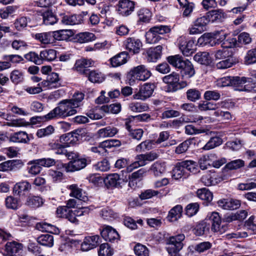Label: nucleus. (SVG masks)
<instances>
[{
  "mask_svg": "<svg viewBox=\"0 0 256 256\" xmlns=\"http://www.w3.org/2000/svg\"><path fill=\"white\" fill-rule=\"evenodd\" d=\"M77 113L76 108L68 99L58 102V106L45 116L47 120L54 118H66Z\"/></svg>",
  "mask_w": 256,
  "mask_h": 256,
  "instance_id": "obj_1",
  "label": "nucleus"
},
{
  "mask_svg": "<svg viewBox=\"0 0 256 256\" xmlns=\"http://www.w3.org/2000/svg\"><path fill=\"white\" fill-rule=\"evenodd\" d=\"M158 154L156 152H150L146 154H142L136 156V161L126 167V171L132 172L134 169L140 166H145L146 162H151L158 158Z\"/></svg>",
  "mask_w": 256,
  "mask_h": 256,
  "instance_id": "obj_2",
  "label": "nucleus"
},
{
  "mask_svg": "<svg viewBox=\"0 0 256 256\" xmlns=\"http://www.w3.org/2000/svg\"><path fill=\"white\" fill-rule=\"evenodd\" d=\"M151 74L150 72L143 64L133 68L129 72L132 78L142 81L147 80Z\"/></svg>",
  "mask_w": 256,
  "mask_h": 256,
  "instance_id": "obj_3",
  "label": "nucleus"
},
{
  "mask_svg": "<svg viewBox=\"0 0 256 256\" xmlns=\"http://www.w3.org/2000/svg\"><path fill=\"white\" fill-rule=\"evenodd\" d=\"M22 244L12 241L6 244L4 254L6 256H22Z\"/></svg>",
  "mask_w": 256,
  "mask_h": 256,
  "instance_id": "obj_4",
  "label": "nucleus"
},
{
  "mask_svg": "<svg viewBox=\"0 0 256 256\" xmlns=\"http://www.w3.org/2000/svg\"><path fill=\"white\" fill-rule=\"evenodd\" d=\"M155 86L152 83H145L142 86L138 92L133 95V98L136 100H144L152 96Z\"/></svg>",
  "mask_w": 256,
  "mask_h": 256,
  "instance_id": "obj_5",
  "label": "nucleus"
},
{
  "mask_svg": "<svg viewBox=\"0 0 256 256\" xmlns=\"http://www.w3.org/2000/svg\"><path fill=\"white\" fill-rule=\"evenodd\" d=\"M178 41L179 48L184 55L188 56L194 52L193 40H188L185 36H181L178 38Z\"/></svg>",
  "mask_w": 256,
  "mask_h": 256,
  "instance_id": "obj_6",
  "label": "nucleus"
},
{
  "mask_svg": "<svg viewBox=\"0 0 256 256\" xmlns=\"http://www.w3.org/2000/svg\"><path fill=\"white\" fill-rule=\"evenodd\" d=\"M94 64V62L91 60L80 58L76 60L73 67V70L79 74L87 76L89 67Z\"/></svg>",
  "mask_w": 256,
  "mask_h": 256,
  "instance_id": "obj_7",
  "label": "nucleus"
},
{
  "mask_svg": "<svg viewBox=\"0 0 256 256\" xmlns=\"http://www.w3.org/2000/svg\"><path fill=\"white\" fill-rule=\"evenodd\" d=\"M60 80L57 73L52 72L47 76L46 80L40 82L44 90L56 88L60 86Z\"/></svg>",
  "mask_w": 256,
  "mask_h": 256,
  "instance_id": "obj_8",
  "label": "nucleus"
},
{
  "mask_svg": "<svg viewBox=\"0 0 256 256\" xmlns=\"http://www.w3.org/2000/svg\"><path fill=\"white\" fill-rule=\"evenodd\" d=\"M125 48L130 52L136 54L140 52L142 47V42L135 38H128L124 42Z\"/></svg>",
  "mask_w": 256,
  "mask_h": 256,
  "instance_id": "obj_9",
  "label": "nucleus"
},
{
  "mask_svg": "<svg viewBox=\"0 0 256 256\" xmlns=\"http://www.w3.org/2000/svg\"><path fill=\"white\" fill-rule=\"evenodd\" d=\"M185 236L184 234H178L170 236L166 241V247H172L174 250H181L184 246V241Z\"/></svg>",
  "mask_w": 256,
  "mask_h": 256,
  "instance_id": "obj_10",
  "label": "nucleus"
},
{
  "mask_svg": "<svg viewBox=\"0 0 256 256\" xmlns=\"http://www.w3.org/2000/svg\"><path fill=\"white\" fill-rule=\"evenodd\" d=\"M228 103L226 101L220 102L218 103L204 101L199 103L198 108L200 111H206L216 110L219 108H226Z\"/></svg>",
  "mask_w": 256,
  "mask_h": 256,
  "instance_id": "obj_11",
  "label": "nucleus"
},
{
  "mask_svg": "<svg viewBox=\"0 0 256 256\" xmlns=\"http://www.w3.org/2000/svg\"><path fill=\"white\" fill-rule=\"evenodd\" d=\"M80 137V134L74 132L62 135L60 138V142L65 146L69 147L76 144Z\"/></svg>",
  "mask_w": 256,
  "mask_h": 256,
  "instance_id": "obj_12",
  "label": "nucleus"
},
{
  "mask_svg": "<svg viewBox=\"0 0 256 256\" xmlns=\"http://www.w3.org/2000/svg\"><path fill=\"white\" fill-rule=\"evenodd\" d=\"M250 78L244 76H232V86L234 90L238 91H247Z\"/></svg>",
  "mask_w": 256,
  "mask_h": 256,
  "instance_id": "obj_13",
  "label": "nucleus"
},
{
  "mask_svg": "<svg viewBox=\"0 0 256 256\" xmlns=\"http://www.w3.org/2000/svg\"><path fill=\"white\" fill-rule=\"evenodd\" d=\"M100 236L98 235L88 236L85 238L81 244L82 251H88L96 248L99 244Z\"/></svg>",
  "mask_w": 256,
  "mask_h": 256,
  "instance_id": "obj_14",
  "label": "nucleus"
},
{
  "mask_svg": "<svg viewBox=\"0 0 256 256\" xmlns=\"http://www.w3.org/2000/svg\"><path fill=\"white\" fill-rule=\"evenodd\" d=\"M217 204L219 207L226 210L237 209L240 206V201L234 199H220L218 201Z\"/></svg>",
  "mask_w": 256,
  "mask_h": 256,
  "instance_id": "obj_15",
  "label": "nucleus"
},
{
  "mask_svg": "<svg viewBox=\"0 0 256 256\" xmlns=\"http://www.w3.org/2000/svg\"><path fill=\"white\" fill-rule=\"evenodd\" d=\"M31 189V184L25 180L16 182L13 188V192L14 194L21 196L24 195L26 192H29Z\"/></svg>",
  "mask_w": 256,
  "mask_h": 256,
  "instance_id": "obj_16",
  "label": "nucleus"
},
{
  "mask_svg": "<svg viewBox=\"0 0 256 256\" xmlns=\"http://www.w3.org/2000/svg\"><path fill=\"white\" fill-rule=\"evenodd\" d=\"M86 164V158H78L68 163L66 166V170L68 172L80 170L84 168Z\"/></svg>",
  "mask_w": 256,
  "mask_h": 256,
  "instance_id": "obj_17",
  "label": "nucleus"
},
{
  "mask_svg": "<svg viewBox=\"0 0 256 256\" xmlns=\"http://www.w3.org/2000/svg\"><path fill=\"white\" fill-rule=\"evenodd\" d=\"M134 1H119L118 11L122 16L130 15L134 8Z\"/></svg>",
  "mask_w": 256,
  "mask_h": 256,
  "instance_id": "obj_18",
  "label": "nucleus"
},
{
  "mask_svg": "<svg viewBox=\"0 0 256 256\" xmlns=\"http://www.w3.org/2000/svg\"><path fill=\"white\" fill-rule=\"evenodd\" d=\"M101 235L106 240L110 242L118 240L120 236L116 230L112 226H107L101 232Z\"/></svg>",
  "mask_w": 256,
  "mask_h": 256,
  "instance_id": "obj_19",
  "label": "nucleus"
},
{
  "mask_svg": "<svg viewBox=\"0 0 256 256\" xmlns=\"http://www.w3.org/2000/svg\"><path fill=\"white\" fill-rule=\"evenodd\" d=\"M9 140L16 143L27 144L30 141V138L25 132L20 131L11 134Z\"/></svg>",
  "mask_w": 256,
  "mask_h": 256,
  "instance_id": "obj_20",
  "label": "nucleus"
},
{
  "mask_svg": "<svg viewBox=\"0 0 256 256\" xmlns=\"http://www.w3.org/2000/svg\"><path fill=\"white\" fill-rule=\"evenodd\" d=\"M52 38L56 40H68L74 34L70 30H61L52 32Z\"/></svg>",
  "mask_w": 256,
  "mask_h": 256,
  "instance_id": "obj_21",
  "label": "nucleus"
},
{
  "mask_svg": "<svg viewBox=\"0 0 256 256\" xmlns=\"http://www.w3.org/2000/svg\"><path fill=\"white\" fill-rule=\"evenodd\" d=\"M128 57L127 52H121L110 59V64L113 67L119 66L126 62Z\"/></svg>",
  "mask_w": 256,
  "mask_h": 256,
  "instance_id": "obj_22",
  "label": "nucleus"
},
{
  "mask_svg": "<svg viewBox=\"0 0 256 256\" xmlns=\"http://www.w3.org/2000/svg\"><path fill=\"white\" fill-rule=\"evenodd\" d=\"M162 46H158L154 48H151L147 50L148 60L150 62H155L159 59L162 54Z\"/></svg>",
  "mask_w": 256,
  "mask_h": 256,
  "instance_id": "obj_23",
  "label": "nucleus"
},
{
  "mask_svg": "<svg viewBox=\"0 0 256 256\" xmlns=\"http://www.w3.org/2000/svg\"><path fill=\"white\" fill-rule=\"evenodd\" d=\"M120 175L114 173L108 175L104 178V182L108 186L116 187L120 186Z\"/></svg>",
  "mask_w": 256,
  "mask_h": 256,
  "instance_id": "obj_24",
  "label": "nucleus"
},
{
  "mask_svg": "<svg viewBox=\"0 0 256 256\" xmlns=\"http://www.w3.org/2000/svg\"><path fill=\"white\" fill-rule=\"evenodd\" d=\"M166 169L165 162H156L150 168V172L156 176H160L164 172Z\"/></svg>",
  "mask_w": 256,
  "mask_h": 256,
  "instance_id": "obj_25",
  "label": "nucleus"
},
{
  "mask_svg": "<svg viewBox=\"0 0 256 256\" xmlns=\"http://www.w3.org/2000/svg\"><path fill=\"white\" fill-rule=\"evenodd\" d=\"M216 176L215 172H209L202 176L201 181L206 186L215 185L218 183Z\"/></svg>",
  "mask_w": 256,
  "mask_h": 256,
  "instance_id": "obj_26",
  "label": "nucleus"
},
{
  "mask_svg": "<svg viewBox=\"0 0 256 256\" xmlns=\"http://www.w3.org/2000/svg\"><path fill=\"white\" fill-rule=\"evenodd\" d=\"M182 207L181 205H176L172 208L168 212V220L170 222L176 221L182 216Z\"/></svg>",
  "mask_w": 256,
  "mask_h": 256,
  "instance_id": "obj_27",
  "label": "nucleus"
},
{
  "mask_svg": "<svg viewBox=\"0 0 256 256\" xmlns=\"http://www.w3.org/2000/svg\"><path fill=\"white\" fill-rule=\"evenodd\" d=\"M194 59L198 62L204 65H209L212 62V58L208 52H198L194 57Z\"/></svg>",
  "mask_w": 256,
  "mask_h": 256,
  "instance_id": "obj_28",
  "label": "nucleus"
},
{
  "mask_svg": "<svg viewBox=\"0 0 256 256\" xmlns=\"http://www.w3.org/2000/svg\"><path fill=\"white\" fill-rule=\"evenodd\" d=\"M34 38L42 44H47L54 42L52 32H42L34 34Z\"/></svg>",
  "mask_w": 256,
  "mask_h": 256,
  "instance_id": "obj_29",
  "label": "nucleus"
},
{
  "mask_svg": "<svg viewBox=\"0 0 256 256\" xmlns=\"http://www.w3.org/2000/svg\"><path fill=\"white\" fill-rule=\"evenodd\" d=\"M68 188L70 190V196L74 197L82 201H85L87 199V198L83 195L82 190L78 188L77 184L70 185L68 186Z\"/></svg>",
  "mask_w": 256,
  "mask_h": 256,
  "instance_id": "obj_30",
  "label": "nucleus"
},
{
  "mask_svg": "<svg viewBox=\"0 0 256 256\" xmlns=\"http://www.w3.org/2000/svg\"><path fill=\"white\" fill-rule=\"evenodd\" d=\"M77 42L80 43L88 42L96 39L95 35L90 32H83L78 34L76 36Z\"/></svg>",
  "mask_w": 256,
  "mask_h": 256,
  "instance_id": "obj_31",
  "label": "nucleus"
},
{
  "mask_svg": "<svg viewBox=\"0 0 256 256\" xmlns=\"http://www.w3.org/2000/svg\"><path fill=\"white\" fill-rule=\"evenodd\" d=\"M42 64L43 61H52L56 58V52L52 49L44 50L42 51L40 54Z\"/></svg>",
  "mask_w": 256,
  "mask_h": 256,
  "instance_id": "obj_32",
  "label": "nucleus"
},
{
  "mask_svg": "<svg viewBox=\"0 0 256 256\" xmlns=\"http://www.w3.org/2000/svg\"><path fill=\"white\" fill-rule=\"evenodd\" d=\"M42 204V200L40 197L32 194H30L28 196L25 202L26 205L32 208L39 207Z\"/></svg>",
  "mask_w": 256,
  "mask_h": 256,
  "instance_id": "obj_33",
  "label": "nucleus"
},
{
  "mask_svg": "<svg viewBox=\"0 0 256 256\" xmlns=\"http://www.w3.org/2000/svg\"><path fill=\"white\" fill-rule=\"evenodd\" d=\"M207 16L210 22H220L224 18V14L221 11L212 10L207 13Z\"/></svg>",
  "mask_w": 256,
  "mask_h": 256,
  "instance_id": "obj_34",
  "label": "nucleus"
},
{
  "mask_svg": "<svg viewBox=\"0 0 256 256\" xmlns=\"http://www.w3.org/2000/svg\"><path fill=\"white\" fill-rule=\"evenodd\" d=\"M167 60L172 66L180 69V68L182 67V64H184L185 60H184L182 56L179 54H176L168 56L167 58Z\"/></svg>",
  "mask_w": 256,
  "mask_h": 256,
  "instance_id": "obj_35",
  "label": "nucleus"
},
{
  "mask_svg": "<svg viewBox=\"0 0 256 256\" xmlns=\"http://www.w3.org/2000/svg\"><path fill=\"white\" fill-rule=\"evenodd\" d=\"M37 242L42 246L52 247L54 245V236L48 234H42L38 238Z\"/></svg>",
  "mask_w": 256,
  "mask_h": 256,
  "instance_id": "obj_36",
  "label": "nucleus"
},
{
  "mask_svg": "<svg viewBox=\"0 0 256 256\" xmlns=\"http://www.w3.org/2000/svg\"><path fill=\"white\" fill-rule=\"evenodd\" d=\"M121 108V104L120 103H116L102 106L100 110L106 113L118 114L120 112Z\"/></svg>",
  "mask_w": 256,
  "mask_h": 256,
  "instance_id": "obj_37",
  "label": "nucleus"
},
{
  "mask_svg": "<svg viewBox=\"0 0 256 256\" xmlns=\"http://www.w3.org/2000/svg\"><path fill=\"white\" fill-rule=\"evenodd\" d=\"M201 96V91L196 88H190L186 92V98L192 102H196L200 100Z\"/></svg>",
  "mask_w": 256,
  "mask_h": 256,
  "instance_id": "obj_38",
  "label": "nucleus"
},
{
  "mask_svg": "<svg viewBox=\"0 0 256 256\" xmlns=\"http://www.w3.org/2000/svg\"><path fill=\"white\" fill-rule=\"evenodd\" d=\"M118 130L114 127L107 126L100 129L98 131V135L100 138H104L106 137H112L115 136Z\"/></svg>",
  "mask_w": 256,
  "mask_h": 256,
  "instance_id": "obj_39",
  "label": "nucleus"
},
{
  "mask_svg": "<svg viewBox=\"0 0 256 256\" xmlns=\"http://www.w3.org/2000/svg\"><path fill=\"white\" fill-rule=\"evenodd\" d=\"M182 70V74H184L188 78L192 76L195 73L194 66L190 61L188 60H185L184 64H182V67L180 68Z\"/></svg>",
  "mask_w": 256,
  "mask_h": 256,
  "instance_id": "obj_40",
  "label": "nucleus"
},
{
  "mask_svg": "<svg viewBox=\"0 0 256 256\" xmlns=\"http://www.w3.org/2000/svg\"><path fill=\"white\" fill-rule=\"evenodd\" d=\"M86 76L92 82H102L104 80V76L103 74L98 70H92L88 72Z\"/></svg>",
  "mask_w": 256,
  "mask_h": 256,
  "instance_id": "obj_41",
  "label": "nucleus"
},
{
  "mask_svg": "<svg viewBox=\"0 0 256 256\" xmlns=\"http://www.w3.org/2000/svg\"><path fill=\"white\" fill-rule=\"evenodd\" d=\"M183 168L196 174L198 172V166L196 162L192 160H184L180 162Z\"/></svg>",
  "mask_w": 256,
  "mask_h": 256,
  "instance_id": "obj_42",
  "label": "nucleus"
},
{
  "mask_svg": "<svg viewBox=\"0 0 256 256\" xmlns=\"http://www.w3.org/2000/svg\"><path fill=\"white\" fill-rule=\"evenodd\" d=\"M213 40L211 33H206L198 39V42L201 46L209 45L212 46H215Z\"/></svg>",
  "mask_w": 256,
  "mask_h": 256,
  "instance_id": "obj_43",
  "label": "nucleus"
},
{
  "mask_svg": "<svg viewBox=\"0 0 256 256\" xmlns=\"http://www.w3.org/2000/svg\"><path fill=\"white\" fill-rule=\"evenodd\" d=\"M5 204L8 208L17 210L20 205V200L12 196H8L6 198Z\"/></svg>",
  "mask_w": 256,
  "mask_h": 256,
  "instance_id": "obj_44",
  "label": "nucleus"
},
{
  "mask_svg": "<svg viewBox=\"0 0 256 256\" xmlns=\"http://www.w3.org/2000/svg\"><path fill=\"white\" fill-rule=\"evenodd\" d=\"M43 22L46 25H52L58 21L56 15L52 12L48 10L42 14Z\"/></svg>",
  "mask_w": 256,
  "mask_h": 256,
  "instance_id": "obj_45",
  "label": "nucleus"
},
{
  "mask_svg": "<svg viewBox=\"0 0 256 256\" xmlns=\"http://www.w3.org/2000/svg\"><path fill=\"white\" fill-rule=\"evenodd\" d=\"M222 144V140L218 137L212 138L206 144L202 147V149L208 150L219 146Z\"/></svg>",
  "mask_w": 256,
  "mask_h": 256,
  "instance_id": "obj_46",
  "label": "nucleus"
},
{
  "mask_svg": "<svg viewBox=\"0 0 256 256\" xmlns=\"http://www.w3.org/2000/svg\"><path fill=\"white\" fill-rule=\"evenodd\" d=\"M196 194L200 198L208 202L212 201L213 198L212 194L206 188L198 190Z\"/></svg>",
  "mask_w": 256,
  "mask_h": 256,
  "instance_id": "obj_47",
  "label": "nucleus"
},
{
  "mask_svg": "<svg viewBox=\"0 0 256 256\" xmlns=\"http://www.w3.org/2000/svg\"><path fill=\"white\" fill-rule=\"evenodd\" d=\"M84 93L77 92L74 94L72 98L68 99V100L76 108H77L80 106L81 103L84 99Z\"/></svg>",
  "mask_w": 256,
  "mask_h": 256,
  "instance_id": "obj_48",
  "label": "nucleus"
},
{
  "mask_svg": "<svg viewBox=\"0 0 256 256\" xmlns=\"http://www.w3.org/2000/svg\"><path fill=\"white\" fill-rule=\"evenodd\" d=\"M135 254L138 256H149L150 251L148 248L140 243H138L134 247Z\"/></svg>",
  "mask_w": 256,
  "mask_h": 256,
  "instance_id": "obj_49",
  "label": "nucleus"
},
{
  "mask_svg": "<svg viewBox=\"0 0 256 256\" xmlns=\"http://www.w3.org/2000/svg\"><path fill=\"white\" fill-rule=\"evenodd\" d=\"M180 6L184 8L183 15L187 16L190 14L194 8V4L189 1H178Z\"/></svg>",
  "mask_w": 256,
  "mask_h": 256,
  "instance_id": "obj_50",
  "label": "nucleus"
},
{
  "mask_svg": "<svg viewBox=\"0 0 256 256\" xmlns=\"http://www.w3.org/2000/svg\"><path fill=\"white\" fill-rule=\"evenodd\" d=\"M94 168L96 170L106 172L110 169V164L107 160L104 159L94 164Z\"/></svg>",
  "mask_w": 256,
  "mask_h": 256,
  "instance_id": "obj_51",
  "label": "nucleus"
},
{
  "mask_svg": "<svg viewBox=\"0 0 256 256\" xmlns=\"http://www.w3.org/2000/svg\"><path fill=\"white\" fill-rule=\"evenodd\" d=\"M138 16L139 22H148L150 20L152 14L148 9H142L138 12Z\"/></svg>",
  "mask_w": 256,
  "mask_h": 256,
  "instance_id": "obj_52",
  "label": "nucleus"
},
{
  "mask_svg": "<svg viewBox=\"0 0 256 256\" xmlns=\"http://www.w3.org/2000/svg\"><path fill=\"white\" fill-rule=\"evenodd\" d=\"M234 63L233 59L232 57L228 58L216 64V68L218 69H226L231 67Z\"/></svg>",
  "mask_w": 256,
  "mask_h": 256,
  "instance_id": "obj_53",
  "label": "nucleus"
},
{
  "mask_svg": "<svg viewBox=\"0 0 256 256\" xmlns=\"http://www.w3.org/2000/svg\"><path fill=\"white\" fill-rule=\"evenodd\" d=\"M54 129L52 126H48L45 128L38 129L36 132V136L39 138L49 136L54 133Z\"/></svg>",
  "mask_w": 256,
  "mask_h": 256,
  "instance_id": "obj_54",
  "label": "nucleus"
},
{
  "mask_svg": "<svg viewBox=\"0 0 256 256\" xmlns=\"http://www.w3.org/2000/svg\"><path fill=\"white\" fill-rule=\"evenodd\" d=\"M98 253L99 256H112L113 252L108 244L104 243L100 246Z\"/></svg>",
  "mask_w": 256,
  "mask_h": 256,
  "instance_id": "obj_55",
  "label": "nucleus"
},
{
  "mask_svg": "<svg viewBox=\"0 0 256 256\" xmlns=\"http://www.w3.org/2000/svg\"><path fill=\"white\" fill-rule=\"evenodd\" d=\"M61 22L66 25H74L78 24L76 15H64Z\"/></svg>",
  "mask_w": 256,
  "mask_h": 256,
  "instance_id": "obj_56",
  "label": "nucleus"
},
{
  "mask_svg": "<svg viewBox=\"0 0 256 256\" xmlns=\"http://www.w3.org/2000/svg\"><path fill=\"white\" fill-rule=\"evenodd\" d=\"M150 30L158 36L168 34L170 31V28L168 26L164 25L154 26L150 28Z\"/></svg>",
  "mask_w": 256,
  "mask_h": 256,
  "instance_id": "obj_57",
  "label": "nucleus"
},
{
  "mask_svg": "<svg viewBox=\"0 0 256 256\" xmlns=\"http://www.w3.org/2000/svg\"><path fill=\"white\" fill-rule=\"evenodd\" d=\"M199 210V204L198 202L188 204L186 208V214L189 217L195 215Z\"/></svg>",
  "mask_w": 256,
  "mask_h": 256,
  "instance_id": "obj_58",
  "label": "nucleus"
},
{
  "mask_svg": "<svg viewBox=\"0 0 256 256\" xmlns=\"http://www.w3.org/2000/svg\"><path fill=\"white\" fill-rule=\"evenodd\" d=\"M162 80L166 84L173 85L179 81V75L174 72L170 74L164 76Z\"/></svg>",
  "mask_w": 256,
  "mask_h": 256,
  "instance_id": "obj_59",
  "label": "nucleus"
},
{
  "mask_svg": "<svg viewBox=\"0 0 256 256\" xmlns=\"http://www.w3.org/2000/svg\"><path fill=\"white\" fill-rule=\"evenodd\" d=\"M100 214L104 220H110L112 218H114L116 215L113 210L108 208H102Z\"/></svg>",
  "mask_w": 256,
  "mask_h": 256,
  "instance_id": "obj_60",
  "label": "nucleus"
},
{
  "mask_svg": "<svg viewBox=\"0 0 256 256\" xmlns=\"http://www.w3.org/2000/svg\"><path fill=\"white\" fill-rule=\"evenodd\" d=\"M152 144H155L154 140H146L138 145L136 150L138 152L149 150L152 148Z\"/></svg>",
  "mask_w": 256,
  "mask_h": 256,
  "instance_id": "obj_61",
  "label": "nucleus"
},
{
  "mask_svg": "<svg viewBox=\"0 0 256 256\" xmlns=\"http://www.w3.org/2000/svg\"><path fill=\"white\" fill-rule=\"evenodd\" d=\"M232 76H225L218 79L216 84L219 88H222L228 86H232Z\"/></svg>",
  "mask_w": 256,
  "mask_h": 256,
  "instance_id": "obj_62",
  "label": "nucleus"
},
{
  "mask_svg": "<svg viewBox=\"0 0 256 256\" xmlns=\"http://www.w3.org/2000/svg\"><path fill=\"white\" fill-rule=\"evenodd\" d=\"M211 34L215 45L223 42L226 39V33L222 30L214 32H211Z\"/></svg>",
  "mask_w": 256,
  "mask_h": 256,
  "instance_id": "obj_63",
  "label": "nucleus"
},
{
  "mask_svg": "<svg viewBox=\"0 0 256 256\" xmlns=\"http://www.w3.org/2000/svg\"><path fill=\"white\" fill-rule=\"evenodd\" d=\"M255 62H256V52L254 50H250L244 57V63L249 65Z\"/></svg>",
  "mask_w": 256,
  "mask_h": 256,
  "instance_id": "obj_64",
  "label": "nucleus"
}]
</instances>
